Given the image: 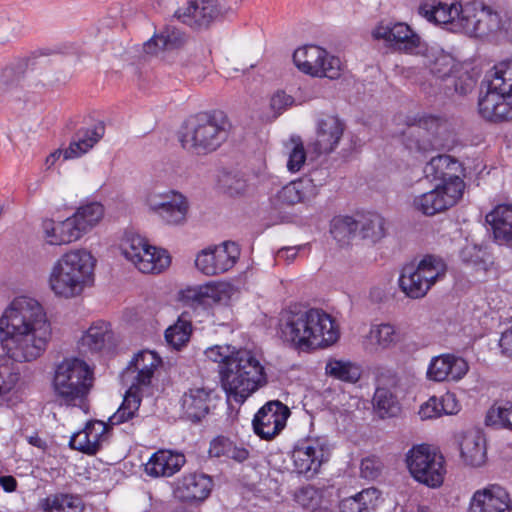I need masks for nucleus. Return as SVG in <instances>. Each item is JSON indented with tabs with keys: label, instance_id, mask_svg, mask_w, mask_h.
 <instances>
[{
	"label": "nucleus",
	"instance_id": "obj_1",
	"mask_svg": "<svg viewBox=\"0 0 512 512\" xmlns=\"http://www.w3.org/2000/svg\"><path fill=\"white\" fill-rule=\"evenodd\" d=\"M51 324L43 306L28 296L16 297L0 317V343L15 362H31L46 350Z\"/></svg>",
	"mask_w": 512,
	"mask_h": 512
},
{
	"label": "nucleus",
	"instance_id": "obj_2",
	"mask_svg": "<svg viewBox=\"0 0 512 512\" xmlns=\"http://www.w3.org/2000/svg\"><path fill=\"white\" fill-rule=\"evenodd\" d=\"M205 356L219 364L222 387L228 398L238 404H243L268 382L264 366L250 350L214 345L205 350Z\"/></svg>",
	"mask_w": 512,
	"mask_h": 512
},
{
	"label": "nucleus",
	"instance_id": "obj_3",
	"mask_svg": "<svg viewBox=\"0 0 512 512\" xmlns=\"http://www.w3.org/2000/svg\"><path fill=\"white\" fill-rule=\"evenodd\" d=\"M278 333L283 342L303 351L328 347L340 335L335 319L323 309L297 306L281 312Z\"/></svg>",
	"mask_w": 512,
	"mask_h": 512
},
{
	"label": "nucleus",
	"instance_id": "obj_4",
	"mask_svg": "<svg viewBox=\"0 0 512 512\" xmlns=\"http://www.w3.org/2000/svg\"><path fill=\"white\" fill-rule=\"evenodd\" d=\"M230 121L221 110H210L189 117L179 136L182 147L196 155H207L226 142Z\"/></svg>",
	"mask_w": 512,
	"mask_h": 512
},
{
	"label": "nucleus",
	"instance_id": "obj_5",
	"mask_svg": "<svg viewBox=\"0 0 512 512\" xmlns=\"http://www.w3.org/2000/svg\"><path fill=\"white\" fill-rule=\"evenodd\" d=\"M512 109V61L496 64L481 83L479 114L491 122L507 120Z\"/></svg>",
	"mask_w": 512,
	"mask_h": 512
},
{
	"label": "nucleus",
	"instance_id": "obj_6",
	"mask_svg": "<svg viewBox=\"0 0 512 512\" xmlns=\"http://www.w3.org/2000/svg\"><path fill=\"white\" fill-rule=\"evenodd\" d=\"M94 373L82 359H63L55 368L52 387L61 406L80 407L93 387Z\"/></svg>",
	"mask_w": 512,
	"mask_h": 512
},
{
	"label": "nucleus",
	"instance_id": "obj_7",
	"mask_svg": "<svg viewBox=\"0 0 512 512\" xmlns=\"http://www.w3.org/2000/svg\"><path fill=\"white\" fill-rule=\"evenodd\" d=\"M95 260L85 249L71 250L55 263L49 278L52 291L65 298L79 295L93 276Z\"/></svg>",
	"mask_w": 512,
	"mask_h": 512
},
{
	"label": "nucleus",
	"instance_id": "obj_8",
	"mask_svg": "<svg viewBox=\"0 0 512 512\" xmlns=\"http://www.w3.org/2000/svg\"><path fill=\"white\" fill-rule=\"evenodd\" d=\"M159 355L150 350L139 351L127 366L126 373L136 372L134 382L126 391L124 399L118 410L109 417L110 425H119L136 417L141 405V386H149L155 370L161 365Z\"/></svg>",
	"mask_w": 512,
	"mask_h": 512
},
{
	"label": "nucleus",
	"instance_id": "obj_9",
	"mask_svg": "<svg viewBox=\"0 0 512 512\" xmlns=\"http://www.w3.org/2000/svg\"><path fill=\"white\" fill-rule=\"evenodd\" d=\"M103 214V206L93 202L78 208L72 216L63 221L44 219L41 225L44 239L50 245L75 242L94 227L102 219Z\"/></svg>",
	"mask_w": 512,
	"mask_h": 512
},
{
	"label": "nucleus",
	"instance_id": "obj_10",
	"mask_svg": "<svg viewBox=\"0 0 512 512\" xmlns=\"http://www.w3.org/2000/svg\"><path fill=\"white\" fill-rule=\"evenodd\" d=\"M447 272L444 260L435 255H425L417 264H407L402 267L398 278L400 290L410 299L424 298L430 289Z\"/></svg>",
	"mask_w": 512,
	"mask_h": 512
},
{
	"label": "nucleus",
	"instance_id": "obj_11",
	"mask_svg": "<svg viewBox=\"0 0 512 512\" xmlns=\"http://www.w3.org/2000/svg\"><path fill=\"white\" fill-rule=\"evenodd\" d=\"M406 463L411 476L419 483L429 487L438 488L443 484L446 474L445 459L443 455L421 444L409 450Z\"/></svg>",
	"mask_w": 512,
	"mask_h": 512
},
{
	"label": "nucleus",
	"instance_id": "obj_12",
	"mask_svg": "<svg viewBox=\"0 0 512 512\" xmlns=\"http://www.w3.org/2000/svg\"><path fill=\"white\" fill-rule=\"evenodd\" d=\"M122 250L124 257L145 274L161 273L170 264V256L165 250L149 245L139 235L127 236Z\"/></svg>",
	"mask_w": 512,
	"mask_h": 512
},
{
	"label": "nucleus",
	"instance_id": "obj_13",
	"mask_svg": "<svg viewBox=\"0 0 512 512\" xmlns=\"http://www.w3.org/2000/svg\"><path fill=\"white\" fill-rule=\"evenodd\" d=\"M462 20L456 24L462 33L475 37H484L501 29V17L498 12L481 2H468L464 4Z\"/></svg>",
	"mask_w": 512,
	"mask_h": 512
},
{
	"label": "nucleus",
	"instance_id": "obj_14",
	"mask_svg": "<svg viewBox=\"0 0 512 512\" xmlns=\"http://www.w3.org/2000/svg\"><path fill=\"white\" fill-rule=\"evenodd\" d=\"M146 204L164 224L181 226L187 221L189 211L188 199L180 192L169 190L164 193H151Z\"/></svg>",
	"mask_w": 512,
	"mask_h": 512
},
{
	"label": "nucleus",
	"instance_id": "obj_15",
	"mask_svg": "<svg viewBox=\"0 0 512 512\" xmlns=\"http://www.w3.org/2000/svg\"><path fill=\"white\" fill-rule=\"evenodd\" d=\"M442 124V119L433 115L413 118L407 123V128L403 132L405 147L411 152L419 153L434 150L438 144L436 135Z\"/></svg>",
	"mask_w": 512,
	"mask_h": 512
},
{
	"label": "nucleus",
	"instance_id": "obj_16",
	"mask_svg": "<svg viewBox=\"0 0 512 512\" xmlns=\"http://www.w3.org/2000/svg\"><path fill=\"white\" fill-rule=\"evenodd\" d=\"M329 456L327 440L320 437L299 440L291 455L296 472L308 478L319 472L321 465Z\"/></svg>",
	"mask_w": 512,
	"mask_h": 512
},
{
	"label": "nucleus",
	"instance_id": "obj_17",
	"mask_svg": "<svg viewBox=\"0 0 512 512\" xmlns=\"http://www.w3.org/2000/svg\"><path fill=\"white\" fill-rule=\"evenodd\" d=\"M239 256V246L235 242L226 241L200 251L195 259V265L204 275L215 276L233 268Z\"/></svg>",
	"mask_w": 512,
	"mask_h": 512
},
{
	"label": "nucleus",
	"instance_id": "obj_18",
	"mask_svg": "<svg viewBox=\"0 0 512 512\" xmlns=\"http://www.w3.org/2000/svg\"><path fill=\"white\" fill-rule=\"evenodd\" d=\"M372 36L406 54H418L423 49L420 36L404 22H381L372 31Z\"/></svg>",
	"mask_w": 512,
	"mask_h": 512
},
{
	"label": "nucleus",
	"instance_id": "obj_19",
	"mask_svg": "<svg viewBox=\"0 0 512 512\" xmlns=\"http://www.w3.org/2000/svg\"><path fill=\"white\" fill-rule=\"evenodd\" d=\"M290 414L289 408L281 401H268L254 415L252 420L254 433L261 439H273L284 429Z\"/></svg>",
	"mask_w": 512,
	"mask_h": 512
},
{
	"label": "nucleus",
	"instance_id": "obj_20",
	"mask_svg": "<svg viewBox=\"0 0 512 512\" xmlns=\"http://www.w3.org/2000/svg\"><path fill=\"white\" fill-rule=\"evenodd\" d=\"M463 171L461 163L450 155H438L433 157L424 167V175L431 182H436V186L464 192L465 183L460 177Z\"/></svg>",
	"mask_w": 512,
	"mask_h": 512
},
{
	"label": "nucleus",
	"instance_id": "obj_21",
	"mask_svg": "<svg viewBox=\"0 0 512 512\" xmlns=\"http://www.w3.org/2000/svg\"><path fill=\"white\" fill-rule=\"evenodd\" d=\"M213 479L204 473L185 474L175 482L173 495L181 503L199 505L211 494Z\"/></svg>",
	"mask_w": 512,
	"mask_h": 512
},
{
	"label": "nucleus",
	"instance_id": "obj_22",
	"mask_svg": "<svg viewBox=\"0 0 512 512\" xmlns=\"http://www.w3.org/2000/svg\"><path fill=\"white\" fill-rule=\"evenodd\" d=\"M462 196L463 192L457 193L456 187L448 189L435 185L432 190L416 196L413 207L425 216H434L456 205Z\"/></svg>",
	"mask_w": 512,
	"mask_h": 512
},
{
	"label": "nucleus",
	"instance_id": "obj_23",
	"mask_svg": "<svg viewBox=\"0 0 512 512\" xmlns=\"http://www.w3.org/2000/svg\"><path fill=\"white\" fill-rule=\"evenodd\" d=\"M217 395L213 389L207 387H193L181 397V409L183 416L198 423L205 418L215 407Z\"/></svg>",
	"mask_w": 512,
	"mask_h": 512
},
{
	"label": "nucleus",
	"instance_id": "obj_24",
	"mask_svg": "<svg viewBox=\"0 0 512 512\" xmlns=\"http://www.w3.org/2000/svg\"><path fill=\"white\" fill-rule=\"evenodd\" d=\"M468 512H512V502L503 487L490 484L474 492Z\"/></svg>",
	"mask_w": 512,
	"mask_h": 512
},
{
	"label": "nucleus",
	"instance_id": "obj_25",
	"mask_svg": "<svg viewBox=\"0 0 512 512\" xmlns=\"http://www.w3.org/2000/svg\"><path fill=\"white\" fill-rule=\"evenodd\" d=\"M344 132V123L333 115H324L317 121L316 138L311 147L316 155L329 154L337 147Z\"/></svg>",
	"mask_w": 512,
	"mask_h": 512
},
{
	"label": "nucleus",
	"instance_id": "obj_26",
	"mask_svg": "<svg viewBox=\"0 0 512 512\" xmlns=\"http://www.w3.org/2000/svg\"><path fill=\"white\" fill-rule=\"evenodd\" d=\"M468 370V363L462 357L442 354L431 359L426 374L427 378L434 382L458 381L467 374Z\"/></svg>",
	"mask_w": 512,
	"mask_h": 512
},
{
	"label": "nucleus",
	"instance_id": "obj_27",
	"mask_svg": "<svg viewBox=\"0 0 512 512\" xmlns=\"http://www.w3.org/2000/svg\"><path fill=\"white\" fill-rule=\"evenodd\" d=\"M220 15L217 0L190 2L186 7L176 10L174 16L182 23L195 28H207Z\"/></svg>",
	"mask_w": 512,
	"mask_h": 512
},
{
	"label": "nucleus",
	"instance_id": "obj_28",
	"mask_svg": "<svg viewBox=\"0 0 512 512\" xmlns=\"http://www.w3.org/2000/svg\"><path fill=\"white\" fill-rule=\"evenodd\" d=\"M463 6L461 3H453L451 5L443 4L441 2L423 3L419 7V14L426 18L429 22L444 25L452 32H461L463 29H458L456 24H460L462 20Z\"/></svg>",
	"mask_w": 512,
	"mask_h": 512
},
{
	"label": "nucleus",
	"instance_id": "obj_29",
	"mask_svg": "<svg viewBox=\"0 0 512 512\" xmlns=\"http://www.w3.org/2000/svg\"><path fill=\"white\" fill-rule=\"evenodd\" d=\"M107 429L108 427L103 421H89L83 430L72 435L69 445L72 449L87 455H95L106 438Z\"/></svg>",
	"mask_w": 512,
	"mask_h": 512
},
{
	"label": "nucleus",
	"instance_id": "obj_30",
	"mask_svg": "<svg viewBox=\"0 0 512 512\" xmlns=\"http://www.w3.org/2000/svg\"><path fill=\"white\" fill-rule=\"evenodd\" d=\"M495 243L512 250V204H499L487 215Z\"/></svg>",
	"mask_w": 512,
	"mask_h": 512
},
{
	"label": "nucleus",
	"instance_id": "obj_31",
	"mask_svg": "<svg viewBox=\"0 0 512 512\" xmlns=\"http://www.w3.org/2000/svg\"><path fill=\"white\" fill-rule=\"evenodd\" d=\"M105 134V124L98 121L91 127H82L78 129L69 144L63 152L64 159H73L82 156L98 143Z\"/></svg>",
	"mask_w": 512,
	"mask_h": 512
},
{
	"label": "nucleus",
	"instance_id": "obj_32",
	"mask_svg": "<svg viewBox=\"0 0 512 512\" xmlns=\"http://www.w3.org/2000/svg\"><path fill=\"white\" fill-rule=\"evenodd\" d=\"M184 454L170 450L155 452L145 464V472L152 477H170L185 464Z\"/></svg>",
	"mask_w": 512,
	"mask_h": 512
},
{
	"label": "nucleus",
	"instance_id": "obj_33",
	"mask_svg": "<svg viewBox=\"0 0 512 512\" xmlns=\"http://www.w3.org/2000/svg\"><path fill=\"white\" fill-rule=\"evenodd\" d=\"M321 179L299 178L282 187L278 192V200L286 205H295L315 197Z\"/></svg>",
	"mask_w": 512,
	"mask_h": 512
},
{
	"label": "nucleus",
	"instance_id": "obj_34",
	"mask_svg": "<svg viewBox=\"0 0 512 512\" xmlns=\"http://www.w3.org/2000/svg\"><path fill=\"white\" fill-rule=\"evenodd\" d=\"M186 41L187 36L184 32L168 25L144 43V51L151 55L158 54L160 51H173L182 48Z\"/></svg>",
	"mask_w": 512,
	"mask_h": 512
},
{
	"label": "nucleus",
	"instance_id": "obj_35",
	"mask_svg": "<svg viewBox=\"0 0 512 512\" xmlns=\"http://www.w3.org/2000/svg\"><path fill=\"white\" fill-rule=\"evenodd\" d=\"M461 457L466 464L478 467L486 461V441L479 431L466 432L460 442Z\"/></svg>",
	"mask_w": 512,
	"mask_h": 512
},
{
	"label": "nucleus",
	"instance_id": "obj_36",
	"mask_svg": "<svg viewBox=\"0 0 512 512\" xmlns=\"http://www.w3.org/2000/svg\"><path fill=\"white\" fill-rule=\"evenodd\" d=\"M209 456L212 458L231 459L242 463L250 456L249 450L242 444H237L229 437L219 435L211 440L209 445Z\"/></svg>",
	"mask_w": 512,
	"mask_h": 512
},
{
	"label": "nucleus",
	"instance_id": "obj_37",
	"mask_svg": "<svg viewBox=\"0 0 512 512\" xmlns=\"http://www.w3.org/2000/svg\"><path fill=\"white\" fill-rule=\"evenodd\" d=\"M380 497L381 492L377 488L369 487L341 500L339 508L341 512H374Z\"/></svg>",
	"mask_w": 512,
	"mask_h": 512
},
{
	"label": "nucleus",
	"instance_id": "obj_38",
	"mask_svg": "<svg viewBox=\"0 0 512 512\" xmlns=\"http://www.w3.org/2000/svg\"><path fill=\"white\" fill-rule=\"evenodd\" d=\"M181 301L194 310H207L219 300L217 289L210 285L188 287L181 291Z\"/></svg>",
	"mask_w": 512,
	"mask_h": 512
},
{
	"label": "nucleus",
	"instance_id": "obj_39",
	"mask_svg": "<svg viewBox=\"0 0 512 512\" xmlns=\"http://www.w3.org/2000/svg\"><path fill=\"white\" fill-rule=\"evenodd\" d=\"M39 508L42 512H83L84 503L78 495L54 493L40 500Z\"/></svg>",
	"mask_w": 512,
	"mask_h": 512
},
{
	"label": "nucleus",
	"instance_id": "obj_40",
	"mask_svg": "<svg viewBox=\"0 0 512 512\" xmlns=\"http://www.w3.org/2000/svg\"><path fill=\"white\" fill-rule=\"evenodd\" d=\"M326 56V50L317 45H306L298 48L293 54V61L297 68L305 74L314 76L321 71L319 64Z\"/></svg>",
	"mask_w": 512,
	"mask_h": 512
},
{
	"label": "nucleus",
	"instance_id": "obj_41",
	"mask_svg": "<svg viewBox=\"0 0 512 512\" xmlns=\"http://www.w3.org/2000/svg\"><path fill=\"white\" fill-rule=\"evenodd\" d=\"M427 66L430 72L437 78L449 80L452 74L456 72L457 63L452 55L439 49H431L426 55Z\"/></svg>",
	"mask_w": 512,
	"mask_h": 512
},
{
	"label": "nucleus",
	"instance_id": "obj_42",
	"mask_svg": "<svg viewBox=\"0 0 512 512\" xmlns=\"http://www.w3.org/2000/svg\"><path fill=\"white\" fill-rule=\"evenodd\" d=\"M192 332V320L188 311H184L176 323L165 331V339L175 349L184 346L190 339Z\"/></svg>",
	"mask_w": 512,
	"mask_h": 512
},
{
	"label": "nucleus",
	"instance_id": "obj_43",
	"mask_svg": "<svg viewBox=\"0 0 512 512\" xmlns=\"http://www.w3.org/2000/svg\"><path fill=\"white\" fill-rule=\"evenodd\" d=\"M359 230L363 239L376 243L386 235V221L380 214L370 212L360 216Z\"/></svg>",
	"mask_w": 512,
	"mask_h": 512
},
{
	"label": "nucleus",
	"instance_id": "obj_44",
	"mask_svg": "<svg viewBox=\"0 0 512 512\" xmlns=\"http://www.w3.org/2000/svg\"><path fill=\"white\" fill-rule=\"evenodd\" d=\"M110 325L105 321L93 323L81 338V346L91 352L100 351L109 338Z\"/></svg>",
	"mask_w": 512,
	"mask_h": 512
},
{
	"label": "nucleus",
	"instance_id": "obj_45",
	"mask_svg": "<svg viewBox=\"0 0 512 512\" xmlns=\"http://www.w3.org/2000/svg\"><path fill=\"white\" fill-rule=\"evenodd\" d=\"M326 373L336 379L355 383L361 376V369L348 361L330 360L326 365Z\"/></svg>",
	"mask_w": 512,
	"mask_h": 512
},
{
	"label": "nucleus",
	"instance_id": "obj_46",
	"mask_svg": "<svg viewBox=\"0 0 512 512\" xmlns=\"http://www.w3.org/2000/svg\"><path fill=\"white\" fill-rule=\"evenodd\" d=\"M359 229V219L351 216H338L331 222L330 233L338 242H345Z\"/></svg>",
	"mask_w": 512,
	"mask_h": 512
},
{
	"label": "nucleus",
	"instance_id": "obj_47",
	"mask_svg": "<svg viewBox=\"0 0 512 512\" xmlns=\"http://www.w3.org/2000/svg\"><path fill=\"white\" fill-rule=\"evenodd\" d=\"M488 426L506 428L512 431V402H505L497 408H491L485 419Z\"/></svg>",
	"mask_w": 512,
	"mask_h": 512
},
{
	"label": "nucleus",
	"instance_id": "obj_48",
	"mask_svg": "<svg viewBox=\"0 0 512 512\" xmlns=\"http://www.w3.org/2000/svg\"><path fill=\"white\" fill-rule=\"evenodd\" d=\"M373 402L381 417L394 416L399 409L396 397L387 388H377Z\"/></svg>",
	"mask_w": 512,
	"mask_h": 512
},
{
	"label": "nucleus",
	"instance_id": "obj_49",
	"mask_svg": "<svg viewBox=\"0 0 512 512\" xmlns=\"http://www.w3.org/2000/svg\"><path fill=\"white\" fill-rule=\"evenodd\" d=\"M370 338L382 348H388L397 343L398 333L392 324L382 323L371 327Z\"/></svg>",
	"mask_w": 512,
	"mask_h": 512
},
{
	"label": "nucleus",
	"instance_id": "obj_50",
	"mask_svg": "<svg viewBox=\"0 0 512 512\" xmlns=\"http://www.w3.org/2000/svg\"><path fill=\"white\" fill-rule=\"evenodd\" d=\"M321 71L314 74L313 77H325L331 80L338 79L341 76V61L338 57L330 55L326 51V56L318 65Z\"/></svg>",
	"mask_w": 512,
	"mask_h": 512
},
{
	"label": "nucleus",
	"instance_id": "obj_51",
	"mask_svg": "<svg viewBox=\"0 0 512 512\" xmlns=\"http://www.w3.org/2000/svg\"><path fill=\"white\" fill-rule=\"evenodd\" d=\"M454 90L460 95H466L470 93L475 87L476 80L467 71H460L456 69V72L450 77Z\"/></svg>",
	"mask_w": 512,
	"mask_h": 512
},
{
	"label": "nucleus",
	"instance_id": "obj_52",
	"mask_svg": "<svg viewBox=\"0 0 512 512\" xmlns=\"http://www.w3.org/2000/svg\"><path fill=\"white\" fill-rule=\"evenodd\" d=\"M319 499L318 490L310 485L299 488L295 493V501L307 509H314L318 505Z\"/></svg>",
	"mask_w": 512,
	"mask_h": 512
},
{
	"label": "nucleus",
	"instance_id": "obj_53",
	"mask_svg": "<svg viewBox=\"0 0 512 512\" xmlns=\"http://www.w3.org/2000/svg\"><path fill=\"white\" fill-rule=\"evenodd\" d=\"M461 261L469 266H478L484 262L482 249L475 244H466L459 252Z\"/></svg>",
	"mask_w": 512,
	"mask_h": 512
},
{
	"label": "nucleus",
	"instance_id": "obj_54",
	"mask_svg": "<svg viewBox=\"0 0 512 512\" xmlns=\"http://www.w3.org/2000/svg\"><path fill=\"white\" fill-rule=\"evenodd\" d=\"M22 78L21 72L13 67H6L0 74V95L17 87Z\"/></svg>",
	"mask_w": 512,
	"mask_h": 512
},
{
	"label": "nucleus",
	"instance_id": "obj_55",
	"mask_svg": "<svg viewBox=\"0 0 512 512\" xmlns=\"http://www.w3.org/2000/svg\"><path fill=\"white\" fill-rule=\"evenodd\" d=\"M19 380V373L9 372L6 367H0V398L4 399L7 394L13 391Z\"/></svg>",
	"mask_w": 512,
	"mask_h": 512
},
{
	"label": "nucleus",
	"instance_id": "obj_56",
	"mask_svg": "<svg viewBox=\"0 0 512 512\" xmlns=\"http://www.w3.org/2000/svg\"><path fill=\"white\" fill-rule=\"evenodd\" d=\"M306 161V151L301 141L297 142L289 153L287 169L298 172Z\"/></svg>",
	"mask_w": 512,
	"mask_h": 512
},
{
	"label": "nucleus",
	"instance_id": "obj_57",
	"mask_svg": "<svg viewBox=\"0 0 512 512\" xmlns=\"http://www.w3.org/2000/svg\"><path fill=\"white\" fill-rule=\"evenodd\" d=\"M220 182L224 191L230 196L241 195L246 190L245 181L236 175L226 174Z\"/></svg>",
	"mask_w": 512,
	"mask_h": 512
},
{
	"label": "nucleus",
	"instance_id": "obj_58",
	"mask_svg": "<svg viewBox=\"0 0 512 512\" xmlns=\"http://www.w3.org/2000/svg\"><path fill=\"white\" fill-rule=\"evenodd\" d=\"M360 472L363 478L373 480L380 475L381 463L375 457H367L361 462Z\"/></svg>",
	"mask_w": 512,
	"mask_h": 512
},
{
	"label": "nucleus",
	"instance_id": "obj_59",
	"mask_svg": "<svg viewBox=\"0 0 512 512\" xmlns=\"http://www.w3.org/2000/svg\"><path fill=\"white\" fill-rule=\"evenodd\" d=\"M442 415H454L460 410V404L454 393L446 392L438 397Z\"/></svg>",
	"mask_w": 512,
	"mask_h": 512
},
{
	"label": "nucleus",
	"instance_id": "obj_60",
	"mask_svg": "<svg viewBox=\"0 0 512 512\" xmlns=\"http://www.w3.org/2000/svg\"><path fill=\"white\" fill-rule=\"evenodd\" d=\"M418 414L422 420L433 419L442 416L438 397L433 396L429 398L427 402L423 403L420 406Z\"/></svg>",
	"mask_w": 512,
	"mask_h": 512
},
{
	"label": "nucleus",
	"instance_id": "obj_61",
	"mask_svg": "<svg viewBox=\"0 0 512 512\" xmlns=\"http://www.w3.org/2000/svg\"><path fill=\"white\" fill-rule=\"evenodd\" d=\"M294 98L283 91L276 92L270 101V106L273 111L281 114L286 108L292 106Z\"/></svg>",
	"mask_w": 512,
	"mask_h": 512
},
{
	"label": "nucleus",
	"instance_id": "obj_62",
	"mask_svg": "<svg viewBox=\"0 0 512 512\" xmlns=\"http://www.w3.org/2000/svg\"><path fill=\"white\" fill-rule=\"evenodd\" d=\"M499 346L504 355L512 357V326L502 333Z\"/></svg>",
	"mask_w": 512,
	"mask_h": 512
},
{
	"label": "nucleus",
	"instance_id": "obj_63",
	"mask_svg": "<svg viewBox=\"0 0 512 512\" xmlns=\"http://www.w3.org/2000/svg\"><path fill=\"white\" fill-rule=\"evenodd\" d=\"M297 252L298 251L295 247H285L278 250L276 257L279 260L284 259L290 262L295 259Z\"/></svg>",
	"mask_w": 512,
	"mask_h": 512
},
{
	"label": "nucleus",
	"instance_id": "obj_64",
	"mask_svg": "<svg viewBox=\"0 0 512 512\" xmlns=\"http://www.w3.org/2000/svg\"><path fill=\"white\" fill-rule=\"evenodd\" d=\"M499 32H502L508 40L512 41V15L507 16L504 20L501 18V29Z\"/></svg>",
	"mask_w": 512,
	"mask_h": 512
}]
</instances>
